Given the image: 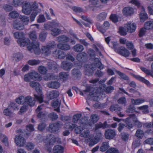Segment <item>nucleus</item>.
<instances>
[{
    "mask_svg": "<svg viewBox=\"0 0 153 153\" xmlns=\"http://www.w3.org/2000/svg\"><path fill=\"white\" fill-rule=\"evenodd\" d=\"M75 127L76 126L75 124L69 122L66 123L65 126V128L70 129L71 130L74 129Z\"/></svg>",
    "mask_w": 153,
    "mask_h": 153,
    "instance_id": "obj_50",
    "label": "nucleus"
},
{
    "mask_svg": "<svg viewBox=\"0 0 153 153\" xmlns=\"http://www.w3.org/2000/svg\"><path fill=\"white\" fill-rule=\"evenodd\" d=\"M57 41L60 42L67 43L70 41V38L64 35L60 36L56 38Z\"/></svg>",
    "mask_w": 153,
    "mask_h": 153,
    "instance_id": "obj_22",
    "label": "nucleus"
},
{
    "mask_svg": "<svg viewBox=\"0 0 153 153\" xmlns=\"http://www.w3.org/2000/svg\"><path fill=\"white\" fill-rule=\"evenodd\" d=\"M149 106L148 105H144L139 107V109L142 110V112L144 114H147L149 112L148 109Z\"/></svg>",
    "mask_w": 153,
    "mask_h": 153,
    "instance_id": "obj_48",
    "label": "nucleus"
},
{
    "mask_svg": "<svg viewBox=\"0 0 153 153\" xmlns=\"http://www.w3.org/2000/svg\"><path fill=\"white\" fill-rule=\"evenodd\" d=\"M144 133L141 129L137 130L135 134V136L139 139L142 138L144 135Z\"/></svg>",
    "mask_w": 153,
    "mask_h": 153,
    "instance_id": "obj_45",
    "label": "nucleus"
},
{
    "mask_svg": "<svg viewBox=\"0 0 153 153\" xmlns=\"http://www.w3.org/2000/svg\"><path fill=\"white\" fill-rule=\"evenodd\" d=\"M116 72L122 79L126 80H128V77L125 74H123V73L118 71H116Z\"/></svg>",
    "mask_w": 153,
    "mask_h": 153,
    "instance_id": "obj_56",
    "label": "nucleus"
},
{
    "mask_svg": "<svg viewBox=\"0 0 153 153\" xmlns=\"http://www.w3.org/2000/svg\"><path fill=\"white\" fill-rule=\"evenodd\" d=\"M131 102L133 104L135 105H138L144 102L145 100L143 99L138 98L136 100L134 99H131Z\"/></svg>",
    "mask_w": 153,
    "mask_h": 153,
    "instance_id": "obj_34",
    "label": "nucleus"
},
{
    "mask_svg": "<svg viewBox=\"0 0 153 153\" xmlns=\"http://www.w3.org/2000/svg\"><path fill=\"white\" fill-rule=\"evenodd\" d=\"M61 66L62 69L68 71L70 70L72 67L73 64L67 61H64L62 62Z\"/></svg>",
    "mask_w": 153,
    "mask_h": 153,
    "instance_id": "obj_15",
    "label": "nucleus"
},
{
    "mask_svg": "<svg viewBox=\"0 0 153 153\" xmlns=\"http://www.w3.org/2000/svg\"><path fill=\"white\" fill-rule=\"evenodd\" d=\"M48 67L50 69H53L56 71L58 68V65L54 62L50 61L48 63Z\"/></svg>",
    "mask_w": 153,
    "mask_h": 153,
    "instance_id": "obj_27",
    "label": "nucleus"
},
{
    "mask_svg": "<svg viewBox=\"0 0 153 153\" xmlns=\"http://www.w3.org/2000/svg\"><path fill=\"white\" fill-rule=\"evenodd\" d=\"M38 71L39 73L43 75L46 74L48 71L46 68L42 65L38 67Z\"/></svg>",
    "mask_w": 153,
    "mask_h": 153,
    "instance_id": "obj_39",
    "label": "nucleus"
},
{
    "mask_svg": "<svg viewBox=\"0 0 153 153\" xmlns=\"http://www.w3.org/2000/svg\"><path fill=\"white\" fill-rule=\"evenodd\" d=\"M153 27V21H149L146 22L144 25V28L146 30H149Z\"/></svg>",
    "mask_w": 153,
    "mask_h": 153,
    "instance_id": "obj_43",
    "label": "nucleus"
},
{
    "mask_svg": "<svg viewBox=\"0 0 153 153\" xmlns=\"http://www.w3.org/2000/svg\"><path fill=\"white\" fill-rule=\"evenodd\" d=\"M47 33L43 31L41 32L39 36V39L42 41H44L46 38Z\"/></svg>",
    "mask_w": 153,
    "mask_h": 153,
    "instance_id": "obj_52",
    "label": "nucleus"
},
{
    "mask_svg": "<svg viewBox=\"0 0 153 153\" xmlns=\"http://www.w3.org/2000/svg\"><path fill=\"white\" fill-rule=\"evenodd\" d=\"M45 21V18L43 15H40L37 18V22L39 23L44 22Z\"/></svg>",
    "mask_w": 153,
    "mask_h": 153,
    "instance_id": "obj_55",
    "label": "nucleus"
},
{
    "mask_svg": "<svg viewBox=\"0 0 153 153\" xmlns=\"http://www.w3.org/2000/svg\"><path fill=\"white\" fill-rule=\"evenodd\" d=\"M59 95V92L57 91L52 90L49 92L47 94V97L49 100H51L58 97Z\"/></svg>",
    "mask_w": 153,
    "mask_h": 153,
    "instance_id": "obj_16",
    "label": "nucleus"
},
{
    "mask_svg": "<svg viewBox=\"0 0 153 153\" xmlns=\"http://www.w3.org/2000/svg\"><path fill=\"white\" fill-rule=\"evenodd\" d=\"M69 76L68 73L66 72H61L59 74V76L60 80L63 82L67 80Z\"/></svg>",
    "mask_w": 153,
    "mask_h": 153,
    "instance_id": "obj_24",
    "label": "nucleus"
},
{
    "mask_svg": "<svg viewBox=\"0 0 153 153\" xmlns=\"http://www.w3.org/2000/svg\"><path fill=\"white\" fill-rule=\"evenodd\" d=\"M81 18L82 19L88 22L89 23V24H85L83 23V24H84L86 26L88 27V26L89 24H91L92 23L91 21L88 18L87 16H81Z\"/></svg>",
    "mask_w": 153,
    "mask_h": 153,
    "instance_id": "obj_61",
    "label": "nucleus"
},
{
    "mask_svg": "<svg viewBox=\"0 0 153 153\" xmlns=\"http://www.w3.org/2000/svg\"><path fill=\"white\" fill-rule=\"evenodd\" d=\"M26 130L28 131V132L26 131V135H27V136L30 135V132L33 131L34 130L33 126L31 124H29L27 125L26 127Z\"/></svg>",
    "mask_w": 153,
    "mask_h": 153,
    "instance_id": "obj_49",
    "label": "nucleus"
},
{
    "mask_svg": "<svg viewBox=\"0 0 153 153\" xmlns=\"http://www.w3.org/2000/svg\"><path fill=\"white\" fill-rule=\"evenodd\" d=\"M60 139L58 137H56L52 134H49L47 136V140L48 141L49 144L53 145L56 141L59 142Z\"/></svg>",
    "mask_w": 153,
    "mask_h": 153,
    "instance_id": "obj_12",
    "label": "nucleus"
},
{
    "mask_svg": "<svg viewBox=\"0 0 153 153\" xmlns=\"http://www.w3.org/2000/svg\"><path fill=\"white\" fill-rule=\"evenodd\" d=\"M15 38L19 39L18 43L21 47H24L28 45L30 40L27 39H24V34L22 32H16L13 33Z\"/></svg>",
    "mask_w": 153,
    "mask_h": 153,
    "instance_id": "obj_4",
    "label": "nucleus"
},
{
    "mask_svg": "<svg viewBox=\"0 0 153 153\" xmlns=\"http://www.w3.org/2000/svg\"><path fill=\"white\" fill-rule=\"evenodd\" d=\"M110 110L111 111H120L121 110V108L118 105L116 104L111 105L110 108Z\"/></svg>",
    "mask_w": 153,
    "mask_h": 153,
    "instance_id": "obj_37",
    "label": "nucleus"
},
{
    "mask_svg": "<svg viewBox=\"0 0 153 153\" xmlns=\"http://www.w3.org/2000/svg\"><path fill=\"white\" fill-rule=\"evenodd\" d=\"M60 103L58 100H55L53 101V106L55 108L54 110L57 112L59 111V107Z\"/></svg>",
    "mask_w": 153,
    "mask_h": 153,
    "instance_id": "obj_42",
    "label": "nucleus"
},
{
    "mask_svg": "<svg viewBox=\"0 0 153 153\" xmlns=\"http://www.w3.org/2000/svg\"><path fill=\"white\" fill-rule=\"evenodd\" d=\"M62 124L59 122L50 125L48 128V131L53 133H58L59 132V129Z\"/></svg>",
    "mask_w": 153,
    "mask_h": 153,
    "instance_id": "obj_9",
    "label": "nucleus"
},
{
    "mask_svg": "<svg viewBox=\"0 0 153 153\" xmlns=\"http://www.w3.org/2000/svg\"><path fill=\"white\" fill-rule=\"evenodd\" d=\"M140 18L141 21L144 22L148 18L146 13L144 11H142L140 14Z\"/></svg>",
    "mask_w": 153,
    "mask_h": 153,
    "instance_id": "obj_47",
    "label": "nucleus"
},
{
    "mask_svg": "<svg viewBox=\"0 0 153 153\" xmlns=\"http://www.w3.org/2000/svg\"><path fill=\"white\" fill-rule=\"evenodd\" d=\"M130 119H132V118H131L129 116V117H128L125 120V121L127 125L126 126L129 128H131L133 127V125L132 123L129 121Z\"/></svg>",
    "mask_w": 153,
    "mask_h": 153,
    "instance_id": "obj_51",
    "label": "nucleus"
},
{
    "mask_svg": "<svg viewBox=\"0 0 153 153\" xmlns=\"http://www.w3.org/2000/svg\"><path fill=\"white\" fill-rule=\"evenodd\" d=\"M123 14L126 16H129L132 14L134 13L133 9L130 7H125L123 10Z\"/></svg>",
    "mask_w": 153,
    "mask_h": 153,
    "instance_id": "obj_23",
    "label": "nucleus"
},
{
    "mask_svg": "<svg viewBox=\"0 0 153 153\" xmlns=\"http://www.w3.org/2000/svg\"><path fill=\"white\" fill-rule=\"evenodd\" d=\"M35 102V100L29 96L25 97V104H27L30 106H33Z\"/></svg>",
    "mask_w": 153,
    "mask_h": 153,
    "instance_id": "obj_26",
    "label": "nucleus"
},
{
    "mask_svg": "<svg viewBox=\"0 0 153 153\" xmlns=\"http://www.w3.org/2000/svg\"><path fill=\"white\" fill-rule=\"evenodd\" d=\"M40 62L39 60L37 59L29 60L27 62L28 64L30 65H36L39 64Z\"/></svg>",
    "mask_w": 153,
    "mask_h": 153,
    "instance_id": "obj_44",
    "label": "nucleus"
},
{
    "mask_svg": "<svg viewBox=\"0 0 153 153\" xmlns=\"http://www.w3.org/2000/svg\"><path fill=\"white\" fill-rule=\"evenodd\" d=\"M73 49L74 51L76 52H80L84 49L83 46L80 44H77L75 45Z\"/></svg>",
    "mask_w": 153,
    "mask_h": 153,
    "instance_id": "obj_30",
    "label": "nucleus"
},
{
    "mask_svg": "<svg viewBox=\"0 0 153 153\" xmlns=\"http://www.w3.org/2000/svg\"><path fill=\"white\" fill-rule=\"evenodd\" d=\"M125 28L127 30V32L132 33L135 31L136 29V25L134 23H132L129 22L125 25Z\"/></svg>",
    "mask_w": 153,
    "mask_h": 153,
    "instance_id": "obj_14",
    "label": "nucleus"
},
{
    "mask_svg": "<svg viewBox=\"0 0 153 153\" xmlns=\"http://www.w3.org/2000/svg\"><path fill=\"white\" fill-rule=\"evenodd\" d=\"M120 55L124 57H128L129 56L130 52L125 48L121 47L120 49Z\"/></svg>",
    "mask_w": 153,
    "mask_h": 153,
    "instance_id": "obj_29",
    "label": "nucleus"
},
{
    "mask_svg": "<svg viewBox=\"0 0 153 153\" xmlns=\"http://www.w3.org/2000/svg\"><path fill=\"white\" fill-rule=\"evenodd\" d=\"M129 116L131 118H132L134 123L137 127L138 128L142 127V123L137 120L135 114H131L129 115Z\"/></svg>",
    "mask_w": 153,
    "mask_h": 153,
    "instance_id": "obj_20",
    "label": "nucleus"
},
{
    "mask_svg": "<svg viewBox=\"0 0 153 153\" xmlns=\"http://www.w3.org/2000/svg\"><path fill=\"white\" fill-rule=\"evenodd\" d=\"M107 16V13L105 12H102L99 14L96 17L97 20L99 21H102L105 20Z\"/></svg>",
    "mask_w": 153,
    "mask_h": 153,
    "instance_id": "obj_31",
    "label": "nucleus"
},
{
    "mask_svg": "<svg viewBox=\"0 0 153 153\" xmlns=\"http://www.w3.org/2000/svg\"><path fill=\"white\" fill-rule=\"evenodd\" d=\"M63 148L61 146L56 145L53 149L54 153H62L63 152Z\"/></svg>",
    "mask_w": 153,
    "mask_h": 153,
    "instance_id": "obj_33",
    "label": "nucleus"
},
{
    "mask_svg": "<svg viewBox=\"0 0 153 153\" xmlns=\"http://www.w3.org/2000/svg\"><path fill=\"white\" fill-rule=\"evenodd\" d=\"M47 85L49 88L56 89L60 87V84L57 81H54L48 82Z\"/></svg>",
    "mask_w": 153,
    "mask_h": 153,
    "instance_id": "obj_17",
    "label": "nucleus"
},
{
    "mask_svg": "<svg viewBox=\"0 0 153 153\" xmlns=\"http://www.w3.org/2000/svg\"><path fill=\"white\" fill-rule=\"evenodd\" d=\"M31 79L35 81L38 80L39 78V74L35 71L29 73Z\"/></svg>",
    "mask_w": 153,
    "mask_h": 153,
    "instance_id": "obj_32",
    "label": "nucleus"
},
{
    "mask_svg": "<svg viewBox=\"0 0 153 153\" xmlns=\"http://www.w3.org/2000/svg\"><path fill=\"white\" fill-rule=\"evenodd\" d=\"M109 23L107 21H105L102 26L99 23L96 24V26L99 31L102 33H104L110 27Z\"/></svg>",
    "mask_w": 153,
    "mask_h": 153,
    "instance_id": "obj_11",
    "label": "nucleus"
},
{
    "mask_svg": "<svg viewBox=\"0 0 153 153\" xmlns=\"http://www.w3.org/2000/svg\"><path fill=\"white\" fill-rule=\"evenodd\" d=\"M95 64H92L90 65H88L87 69H86V71L91 72V71H93L96 70V67H97L100 70L103 69L104 67L103 65L101 63L100 60L98 58H95L94 59Z\"/></svg>",
    "mask_w": 153,
    "mask_h": 153,
    "instance_id": "obj_6",
    "label": "nucleus"
},
{
    "mask_svg": "<svg viewBox=\"0 0 153 153\" xmlns=\"http://www.w3.org/2000/svg\"><path fill=\"white\" fill-rule=\"evenodd\" d=\"M115 131L114 130L108 129L105 133V138L107 139L111 140L113 139L116 136Z\"/></svg>",
    "mask_w": 153,
    "mask_h": 153,
    "instance_id": "obj_13",
    "label": "nucleus"
},
{
    "mask_svg": "<svg viewBox=\"0 0 153 153\" xmlns=\"http://www.w3.org/2000/svg\"><path fill=\"white\" fill-rule=\"evenodd\" d=\"M85 128L83 127V124H82L80 126H79L76 127L75 129L76 133L78 134H80V136L85 137H87L89 135L90 131L89 130L86 129L82 132V131Z\"/></svg>",
    "mask_w": 153,
    "mask_h": 153,
    "instance_id": "obj_8",
    "label": "nucleus"
},
{
    "mask_svg": "<svg viewBox=\"0 0 153 153\" xmlns=\"http://www.w3.org/2000/svg\"><path fill=\"white\" fill-rule=\"evenodd\" d=\"M71 74L74 77L77 78L81 76V74L79 70L77 69L74 68L71 71Z\"/></svg>",
    "mask_w": 153,
    "mask_h": 153,
    "instance_id": "obj_36",
    "label": "nucleus"
},
{
    "mask_svg": "<svg viewBox=\"0 0 153 153\" xmlns=\"http://www.w3.org/2000/svg\"><path fill=\"white\" fill-rule=\"evenodd\" d=\"M27 109L28 106L27 105H23L20 108L19 114H21L24 113L27 111Z\"/></svg>",
    "mask_w": 153,
    "mask_h": 153,
    "instance_id": "obj_58",
    "label": "nucleus"
},
{
    "mask_svg": "<svg viewBox=\"0 0 153 153\" xmlns=\"http://www.w3.org/2000/svg\"><path fill=\"white\" fill-rule=\"evenodd\" d=\"M15 142L16 146H22L25 143V140L21 134L16 135L15 136Z\"/></svg>",
    "mask_w": 153,
    "mask_h": 153,
    "instance_id": "obj_10",
    "label": "nucleus"
},
{
    "mask_svg": "<svg viewBox=\"0 0 153 153\" xmlns=\"http://www.w3.org/2000/svg\"><path fill=\"white\" fill-rule=\"evenodd\" d=\"M49 117L53 121L55 120L58 118V115L56 113H52L49 115Z\"/></svg>",
    "mask_w": 153,
    "mask_h": 153,
    "instance_id": "obj_59",
    "label": "nucleus"
},
{
    "mask_svg": "<svg viewBox=\"0 0 153 153\" xmlns=\"http://www.w3.org/2000/svg\"><path fill=\"white\" fill-rule=\"evenodd\" d=\"M95 64H92L90 65H88L87 69H86V71L91 72V71H93L96 70V67H97L100 70L103 69L104 67L103 65L101 63L100 60L98 58H95L94 59Z\"/></svg>",
    "mask_w": 153,
    "mask_h": 153,
    "instance_id": "obj_5",
    "label": "nucleus"
},
{
    "mask_svg": "<svg viewBox=\"0 0 153 153\" xmlns=\"http://www.w3.org/2000/svg\"><path fill=\"white\" fill-rule=\"evenodd\" d=\"M9 16L12 18L15 19L18 17L19 14L16 11H13L9 13Z\"/></svg>",
    "mask_w": 153,
    "mask_h": 153,
    "instance_id": "obj_60",
    "label": "nucleus"
},
{
    "mask_svg": "<svg viewBox=\"0 0 153 153\" xmlns=\"http://www.w3.org/2000/svg\"><path fill=\"white\" fill-rule=\"evenodd\" d=\"M51 34L54 36H56L59 34L61 32L60 29L57 28H54L51 30Z\"/></svg>",
    "mask_w": 153,
    "mask_h": 153,
    "instance_id": "obj_40",
    "label": "nucleus"
},
{
    "mask_svg": "<svg viewBox=\"0 0 153 153\" xmlns=\"http://www.w3.org/2000/svg\"><path fill=\"white\" fill-rule=\"evenodd\" d=\"M53 54L54 56L59 59L64 58L65 56V53L61 50H56L53 53Z\"/></svg>",
    "mask_w": 153,
    "mask_h": 153,
    "instance_id": "obj_19",
    "label": "nucleus"
},
{
    "mask_svg": "<svg viewBox=\"0 0 153 153\" xmlns=\"http://www.w3.org/2000/svg\"><path fill=\"white\" fill-rule=\"evenodd\" d=\"M56 45L54 41L50 42L46 46H42V53L45 56L49 55L51 52L50 50L54 48Z\"/></svg>",
    "mask_w": 153,
    "mask_h": 153,
    "instance_id": "obj_7",
    "label": "nucleus"
},
{
    "mask_svg": "<svg viewBox=\"0 0 153 153\" xmlns=\"http://www.w3.org/2000/svg\"><path fill=\"white\" fill-rule=\"evenodd\" d=\"M105 153H119V150L114 148H111L108 149Z\"/></svg>",
    "mask_w": 153,
    "mask_h": 153,
    "instance_id": "obj_57",
    "label": "nucleus"
},
{
    "mask_svg": "<svg viewBox=\"0 0 153 153\" xmlns=\"http://www.w3.org/2000/svg\"><path fill=\"white\" fill-rule=\"evenodd\" d=\"M109 148V145L108 142H104L102 144V146L100 148V150L102 152H104Z\"/></svg>",
    "mask_w": 153,
    "mask_h": 153,
    "instance_id": "obj_46",
    "label": "nucleus"
},
{
    "mask_svg": "<svg viewBox=\"0 0 153 153\" xmlns=\"http://www.w3.org/2000/svg\"><path fill=\"white\" fill-rule=\"evenodd\" d=\"M99 119V116L97 114L92 115L91 117V120L93 123H95L97 122Z\"/></svg>",
    "mask_w": 153,
    "mask_h": 153,
    "instance_id": "obj_54",
    "label": "nucleus"
},
{
    "mask_svg": "<svg viewBox=\"0 0 153 153\" xmlns=\"http://www.w3.org/2000/svg\"><path fill=\"white\" fill-rule=\"evenodd\" d=\"M3 113L4 115L9 116H10L12 114V112L10 109L8 108H7L4 109Z\"/></svg>",
    "mask_w": 153,
    "mask_h": 153,
    "instance_id": "obj_63",
    "label": "nucleus"
},
{
    "mask_svg": "<svg viewBox=\"0 0 153 153\" xmlns=\"http://www.w3.org/2000/svg\"><path fill=\"white\" fill-rule=\"evenodd\" d=\"M86 56V53L84 52H83L77 55L76 59L80 62H84L87 59Z\"/></svg>",
    "mask_w": 153,
    "mask_h": 153,
    "instance_id": "obj_21",
    "label": "nucleus"
},
{
    "mask_svg": "<svg viewBox=\"0 0 153 153\" xmlns=\"http://www.w3.org/2000/svg\"><path fill=\"white\" fill-rule=\"evenodd\" d=\"M41 9L39 8L37 3L36 2L30 3L29 2L24 1L22 3V12L27 15L32 13L30 16L31 22L33 21L36 16L41 12Z\"/></svg>",
    "mask_w": 153,
    "mask_h": 153,
    "instance_id": "obj_1",
    "label": "nucleus"
},
{
    "mask_svg": "<svg viewBox=\"0 0 153 153\" xmlns=\"http://www.w3.org/2000/svg\"><path fill=\"white\" fill-rule=\"evenodd\" d=\"M13 25L14 28L18 30H22L24 28L23 24L20 21L18 20L14 21Z\"/></svg>",
    "mask_w": 153,
    "mask_h": 153,
    "instance_id": "obj_18",
    "label": "nucleus"
},
{
    "mask_svg": "<svg viewBox=\"0 0 153 153\" xmlns=\"http://www.w3.org/2000/svg\"><path fill=\"white\" fill-rule=\"evenodd\" d=\"M25 98L23 96H21L17 99L16 101L18 104H21L24 103L25 104Z\"/></svg>",
    "mask_w": 153,
    "mask_h": 153,
    "instance_id": "obj_53",
    "label": "nucleus"
},
{
    "mask_svg": "<svg viewBox=\"0 0 153 153\" xmlns=\"http://www.w3.org/2000/svg\"><path fill=\"white\" fill-rule=\"evenodd\" d=\"M58 48L64 51H68L70 49V46L68 44L59 43L57 45Z\"/></svg>",
    "mask_w": 153,
    "mask_h": 153,
    "instance_id": "obj_28",
    "label": "nucleus"
},
{
    "mask_svg": "<svg viewBox=\"0 0 153 153\" xmlns=\"http://www.w3.org/2000/svg\"><path fill=\"white\" fill-rule=\"evenodd\" d=\"M19 18L21 20L25 25H27L29 22V19L28 17L25 16H20Z\"/></svg>",
    "mask_w": 153,
    "mask_h": 153,
    "instance_id": "obj_41",
    "label": "nucleus"
},
{
    "mask_svg": "<svg viewBox=\"0 0 153 153\" xmlns=\"http://www.w3.org/2000/svg\"><path fill=\"white\" fill-rule=\"evenodd\" d=\"M30 85L32 88H35L37 94H35V98L39 102L41 103L43 102V98L42 93L41 86L39 83L34 81H31Z\"/></svg>",
    "mask_w": 153,
    "mask_h": 153,
    "instance_id": "obj_3",
    "label": "nucleus"
},
{
    "mask_svg": "<svg viewBox=\"0 0 153 153\" xmlns=\"http://www.w3.org/2000/svg\"><path fill=\"white\" fill-rule=\"evenodd\" d=\"M22 54L20 53H17L13 54V59L16 62L20 60L23 58Z\"/></svg>",
    "mask_w": 153,
    "mask_h": 153,
    "instance_id": "obj_35",
    "label": "nucleus"
},
{
    "mask_svg": "<svg viewBox=\"0 0 153 153\" xmlns=\"http://www.w3.org/2000/svg\"><path fill=\"white\" fill-rule=\"evenodd\" d=\"M132 75L137 79L145 83L147 86L150 85V84L149 82L146 79L142 77L139 75H135L134 74H132Z\"/></svg>",
    "mask_w": 153,
    "mask_h": 153,
    "instance_id": "obj_25",
    "label": "nucleus"
},
{
    "mask_svg": "<svg viewBox=\"0 0 153 153\" xmlns=\"http://www.w3.org/2000/svg\"><path fill=\"white\" fill-rule=\"evenodd\" d=\"M0 138L1 139V141L6 146H8L9 143L8 139L6 136L4 134H1L0 135Z\"/></svg>",
    "mask_w": 153,
    "mask_h": 153,
    "instance_id": "obj_38",
    "label": "nucleus"
},
{
    "mask_svg": "<svg viewBox=\"0 0 153 153\" xmlns=\"http://www.w3.org/2000/svg\"><path fill=\"white\" fill-rule=\"evenodd\" d=\"M82 115L80 114H77L74 116L73 119V121L74 123H77L78 121L81 117Z\"/></svg>",
    "mask_w": 153,
    "mask_h": 153,
    "instance_id": "obj_62",
    "label": "nucleus"
},
{
    "mask_svg": "<svg viewBox=\"0 0 153 153\" xmlns=\"http://www.w3.org/2000/svg\"><path fill=\"white\" fill-rule=\"evenodd\" d=\"M34 147V145L31 143H27L26 146V149L29 151L30 150L33 149Z\"/></svg>",
    "mask_w": 153,
    "mask_h": 153,
    "instance_id": "obj_64",
    "label": "nucleus"
},
{
    "mask_svg": "<svg viewBox=\"0 0 153 153\" xmlns=\"http://www.w3.org/2000/svg\"><path fill=\"white\" fill-rule=\"evenodd\" d=\"M29 36L31 39L33 41L32 43L27 47V49L31 52H34L35 53L39 55L41 53L40 50L39 48V44L38 42L36 41L37 39V35L36 32L33 31L31 32L29 34Z\"/></svg>",
    "mask_w": 153,
    "mask_h": 153,
    "instance_id": "obj_2",
    "label": "nucleus"
}]
</instances>
